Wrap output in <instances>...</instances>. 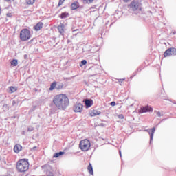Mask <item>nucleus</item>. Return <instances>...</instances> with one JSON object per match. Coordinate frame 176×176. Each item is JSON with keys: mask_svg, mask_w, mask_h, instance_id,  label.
<instances>
[{"mask_svg": "<svg viewBox=\"0 0 176 176\" xmlns=\"http://www.w3.org/2000/svg\"><path fill=\"white\" fill-rule=\"evenodd\" d=\"M53 102L58 109L64 111L69 105V99L65 94H60L54 97Z\"/></svg>", "mask_w": 176, "mask_h": 176, "instance_id": "obj_1", "label": "nucleus"}, {"mask_svg": "<svg viewBox=\"0 0 176 176\" xmlns=\"http://www.w3.org/2000/svg\"><path fill=\"white\" fill-rule=\"evenodd\" d=\"M30 168V164L28 160L22 159L17 162L16 163V169L19 173H25Z\"/></svg>", "mask_w": 176, "mask_h": 176, "instance_id": "obj_2", "label": "nucleus"}, {"mask_svg": "<svg viewBox=\"0 0 176 176\" xmlns=\"http://www.w3.org/2000/svg\"><path fill=\"white\" fill-rule=\"evenodd\" d=\"M79 146L81 151H82L83 152H87V150L89 149L91 146L90 141H89V140L87 139L81 140L80 142Z\"/></svg>", "mask_w": 176, "mask_h": 176, "instance_id": "obj_3", "label": "nucleus"}, {"mask_svg": "<svg viewBox=\"0 0 176 176\" xmlns=\"http://www.w3.org/2000/svg\"><path fill=\"white\" fill-rule=\"evenodd\" d=\"M31 38V32L28 29H23L21 31L20 38L23 41H28Z\"/></svg>", "mask_w": 176, "mask_h": 176, "instance_id": "obj_4", "label": "nucleus"}, {"mask_svg": "<svg viewBox=\"0 0 176 176\" xmlns=\"http://www.w3.org/2000/svg\"><path fill=\"white\" fill-rule=\"evenodd\" d=\"M129 8L133 12L135 10H141V3L138 0H133L129 5Z\"/></svg>", "mask_w": 176, "mask_h": 176, "instance_id": "obj_5", "label": "nucleus"}, {"mask_svg": "<svg viewBox=\"0 0 176 176\" xmlns=\"http://www.w3.org/2000/svg\"><path fill=\"white\" fill-rule=\"evenodd\" d=\"M164 57H170L171 56H176V48L171 47L166 50L164 54Z\"/></svg>", "mask_w": 176, "mask_h": 176, "instance_id": "obj_6", "label": "nucleus"}, {"mask_svg": "<svg viewBox=\"0 0 176 176\" xmlns=\"http://www.w3.org/2000/svg\"><path fill=\"white\" fill-rule=\"evenodd\" d=\"M146 112H153V109L149 106L142 107L139 110V113H145Z\"/></svg>", "mask_w": 176, "mask_h": 176, "instance_id": "obj_7", "label": "nucleus"}, {"mask_svg": "<svg viewBox=\"0 0 176 176\" xmlns=\"http://www.w3.org/2000/svg\"><path fill=\"white\" fill-rule=\"evenodd\" d=\"M73 109L74 112L80 113L83 111V104L77 103L74 106Z\"/></svg>", "mask_w": 176, "mask_h": 176, "instance_id": "obj_8", "label": "nucleus"}, {"mask_svg": "<svg viewBox=\"0 0 176 176\" xmlns=\"http://www.w3.org/2000/svg\"><path fill=\"white\" fill-rule=\"evenodd\" d=\"M145 131L150 135V144H152V141H153V135L155 134V131H156V129L153 127L151 129H146Z\"/></svg>", "mask_w": 176, "mask_h": 176, "instance_id": "obj_9", "label": "nucleus"}, {"mask_svg": "<svg viewBox=\"0 0 176 176\" xmlns=\"http://www.w3.org/2000/svg\"><path fill=\"white\" fill-rule=\"evenodd\" d=\"M65 30V26L64 25V23H60L58 26V32L60 34V35H63L64 36V32Z\"/></svg>", "mask_w": 176, "mask_h": 176, "instance_id": "obj_10", "label": "nucleus"}, {"mask_svg": "<svg viewBox=\"0 0 176 176\" xmlns=\"http://www.w3.org/2000/svg\"><path fill=\"white\" fill-rule=\"evenodd\" d=\"M21 149H23V146H21L20 144H16L14 147V151L15 153H19Z\"/></svg>", "mask_w": 176, "mask_h": 176, "instance_id": "obj_11", "label": "nucleus"}, {"mask_svg": "<svg viewBox=\"0 0 176 176\" xmlns=\"http://www.w3.org/2000/svg\"><path fill=\"white\" fill-rule=\"evenodd\" d=\"M85 106L87 107V108H90V107H91V105H93V100L91 99H87L85 100Z\"/></svg>", "mask_w": 176, "mask_h": 176, "instance_id": "obj_12", "label": "nucleus"}, {"mask_svg": "<svg viewBox=\"0 0 176 176\" xmlns=\"http://www.w3.org/2000/svg\"><path fill=\"white\" fill-rule=\"evenodd\" d=\"M42 27H43V23L40 22V23H38L35 26H34V30L36 31H39Z\"/></svg>", "mask_w": 176, "mask_h": 176, "instance_id": "obj_13", "label": "nucleus"}, {"mask_svg": "<svg viewBox=\"0 0 176 176\" xmlns=\"http://www.w3.org/2000/svg\"><path fill=\"white\" fill-rule=\"evenodd\" d=\"M78 8H79V3L78 2L72 3L71 5L72 10H76Z\"/></svg>", "mask_w": 176, "mask_h": 176, "instance_id": "obj_14", "label": "nucleus"}, {"mask_svg": "<svg viewBox=\"0 0 176 176\" xmlns=\"http://www.w3.org/2000/svg\"><path fill=\"white\" fill-rule=\"evenodd\" d=\"M101 113V111H97V110H93L91 113H90V116H97L98 115H100Z\"/></svg>", "mask_w": 176, "mask_h": 176, "instance_id": "obj_15", "label": "nucleus"}, {"mask_svg": "<svg viewBox=\"0 0 176 176\" xmlns=\"http://www.w3.org/2000/svg\"><path fill=\"white\" fill-rule=\"evenodd\" d=\"M57 87V82H53L50 87V91H53V90H54V89H56V87Z\"/></svg>", "mask_w": 176, "mask_h": 176, "instance_id": "obj_16", "label": "nucleus"}, {"mask_svg": "<svg viewBox=\"0 0 176 176\" xmlns=\"http://www.w3.org/2000/svg\"><path fill=\"white\" fill-rule=\"evenodd\" d=\"M15 91H17V87L13 86L9 87V93H15Z\"/></svg>", "mask_w": 176, "mask_h": 176, "instance_id": "obj_17", "label": "nucleus"}, {"mask_svg": "<svg viewBox=\"0 0 176 176\" xmlns=\"http://www.w3.org/2000/svg\"><path fill=\"white\" fill-rule=\"evenodd\" d=\"M63 155H64V152L60 151L59 153H56L53 155V157H60V156H63Z\"/></svg>", "mask_w": 176, "mask_h": 176, "instance_id": "obj_18", "label": "nucleus"}, {"mask_svg": "<svg viewBox=\"0 0 176 176\" xmlns=\"http://www.w3.org/2000/svg\"><path fill=\"white\" fill-rule=\"evenodd\" d=\"M17 64H19L17 60L16 59H13L12 61H11V65H12L13 67H17Z\"/></svg>", "mask_w": 176, "mask_h": 176, "instance_id": "obj_19", "label": "nucleus"}, {"mask_svg": "<svg viewBox=\"0 0 176 176\" xmlns=\"http://www.w3.org/2000/svg\"><path fill=\"white\" fill-rule=\"evenodd\" d=\"M68 15H69L68 13H67V12H63V13L60 14V18H62V19H67V17H68Z\"/></svg>", "mask_w": 176, "mask_h": 176, "instance_id": "obj_20", "label": "nucleus"}, {"mask_svg": "<svg viewBox=\"0 0 176 176\" xmlns=\"http://www.w3.org/2000/svg\"><path fill=\"white\" fill-rule=\"evenodd\" d=\"M63 86H64V85H63V83H60L58 85L56 84V90H60V89H63Z\"/></svg>", "mask_w": 176, "mask_h": 176, "instance_id": "obj_21", "label": "nucleus"}, {"mask_svg": "<svg viewBox=\"0 0 176 176\" xmlns=\"http://www.w3.org/2000/svg\"><path fill=\"white\" fill-rule=\"evenodd\" d=\"M88 170L89 171V174L93 175V166H91V164H89L88 166Z\"/></svg>", "mask_w": 176, "mask_h": 176, "instance_id": "obj_22", "label": "nucleus"}, {"mask_svg": "<svg viewBox=\"0 0 176 176\" xmlns=\"http://www.w3.org/2000/svg\"><path fill=\"white\" fill-rule=\"evenodd\" d=\"M26 3L28 5H34V3H35V0H26Z\"/></svg>", "mask_w": 176, "mask_h": 176, "instance_id": "obj_23", "label": "nucleus"}, {"mask_svg": "<svg viewBox=\"0 0 176 176\" xmlns=\"http://www.w3.org/2000/svg\"><path fill=\"white\" fill-rule=\"evenodd\" d=\"M82 1H83V3H87V4L93 3V2H94V0H82Z\"/></svg>", "mask_w": 176, "mask_h": 176, "instance_id": "obj_24", "label": "nucleus"}, {"mask_svg": "<svg viewBox=\"0 0 176 176\" xmlns=\"http://www.w3.org/2000/svg\"><path fill=\"white\" fill-rule=\"evenodd\" d=\"M64 1H65V0H59L58 6H61V5H63V3H64Z\"/></svg>", "mask_w": 176, "mask_h": 176, "instance_id": "obj_25", "label": "nucleus"}, {"mask_svg": "<svg viewBox=\"0 0 176 176\" xmlns=\"http://www.w3.org/2000/svg\"><path fill=\"white\" fill-rule=\"evenodd\" d=\"M81 64H82V65H86V64H87V60H82L81 61Z\"/></svg>", "mask_w": 176, "mask_h": 176, "instance_id": "obj_26", "label": "nucleus"}, {"mask_svg": "<svg viewBox=\"0 0 176 176\" xmlns=\"http://www.w3.org/2000/svg\"><path fill=\"white\" fill-rule=\"evenodd\" d=\"M28 131H34V127L32 126H29L28 129Z\"/></svg>", "mask_w": 176, "mask_h": 176, "instance_id": "obj_27", "label": "nucleus"}, {"mask_svg": "<svg viewBox=\"0 0 176 176\" xmlns=\"http://www.w3.org/2000/svg\"><path fill=\"white\" fill-rule=\"evenodd\" d=\"M119 119H124V116H123V114H120V116H118Z\"/></svg>", "mask_w": 176, "mask_h": 176, "instance_id": "obj_28", "label": "nucleus"}, {"mask_svg": "<svg viewBox=\"0 0 176 176\" xmlns=\"http://www.w3.org/2000/svg\"><path fill=\"white\" fill-rule=\"evenodd\" d=\"M110 105H111V107H115V105H116V102H111L110 103Z\"/></svg>", "mask_w": 176, "mask_h": 176, "instance_id": "obj_29", "label": "nucleus"}, {"mask_svg": "<svg viewBox=\"0 0 176 176\" xmlns=\"http://www.w3.org/2000/svg\"><path fill=\"white\" fill-rule=\"evenodd\" d=\"M157 116L160 118V116H162V115L160 114V111H157Z\"/></svg>", "mask_w": 176, "mask_h": 176, "instance_id": "obj_30", "label": "nucleus"}, {"mask_svg": "<svg viewBox=\"0 0 176 176\" xmlns=\"http://www.w3.org/2000/svg\"><path fill=\"white\" fill-rule=\"evenodd\" d=\"M7 16L8 17H12V14L11 13H8Z\"/></svg>", "mask_w": 176, "mask_h": 176, "instance_id": "obj_31", "label": "nucleus"}, {"mask_svg": "<svg viewBox=\"0 0 176 176\" xmlns=\"http://www.w3.org/2000/svg\"><path fill=\"white\" fill-rule=\"evenodd\" d=\"M123 80H125V78L120 79L119 82H123Z\"/></svg>", "mask_w": 176, "mask_h": 176, "instance_id": "obj_32", "label": "nucleus"}, {"mask_svg": "<svg viewBox=\"0 0 176 176\" xmlns=\"http://www.w3.org/2000/svg\"><path fill=\"white\" fill-rule=\"evenodd\" d=\"M35 149H36V146H34L32 148V151H35Z\"/></svg>", "mask_w": 176, "mask_h": 176, "instance_id": "obj_33", "label": "nucleus"}, {"mask_svg": "<svg viewBox=\"0 0 176 176\" xmlns=\"http://www.w3.org/2000/svg\"><path fill=\"white\" fill-rule=\"evenodd\" d=\"M131 0H124V2H130Z\"/></svg>", "mask_w": 176, "mask_h": 176, "instance_id": "obj_34", "label": "nucleus"}, {"mask_svg": "<svg viewBox=\"0 0 176 176\" xmlns=\"http://www.w3.org/2000/svg\"><path fill=\"white\" fill-rule=\"evenodd\" d=\"M119 153H120V157H122V151H119Z\"/></svg>", "mask_w": 176, "mask_h": 176, "instance_id": "obj_35", "label": "nucleus"}, {"mask_svg": "<svg viewBox=\"0 0 176 176\" xmlns=\"http://www.w3.org/2000/svg\"><path fill=\"white\" fill-rule=\"evenodd\" d=\"M46 167H47V166L45 165L42 166V168H46Z\"/></svg>", "mask_w": 176, "mask_h": 176, "instance_id": "obj_36", "label": "nucleus"}, {"mask_svg": "<svg viewBox=\"0 0 176 176\" xmlns=\"http://www.w3.org/2000/svg\"><path fill=\"white\" fill-rule=\"evenodd\" d=\"M14 104H16V102L13 101L12 102V105H14Z\"/></svg>", "mask_w": 176, "mask_h": 176, "instance_id": "obj_37", "label": "nucleus"}, {"mask_svg": "<svg viewBox=\"0 0 176 176\" xmlns=\"http://www.w3.org/2000/svg\"><path fill=\"white\" fill-rule=\"evenodd\" d=\"M12 0H6V2H10Z\"/></svg>", "mask_w": 176, "mask_h": 176, "instance_id": "obj_38", "label": "nucleus"}, {"mask_svg": "<svg viewBox=\"0 0 176 176\" xmlns=\"http://www.w3.org/2000/svg\"><path fill=\"white\" fill-rule=\"evenodd\" d=\"M73 31H78V30H73Z\"/></svg>", "mask_w": 176, "mask_h": 176, "instance_id": "obj_39", "label": "nucleus"}, {"mask_svg": "<svg viewBox=\"0 0 176 176\" xmlns=\"http://www.w3.org/2000/svg\"><path fill=\"white\" fill-rule=\"evenodd\" d=\"M175 34V32H173V34Z\"/></svg>", "mask_w": 176, "mask_h": 176, "instance_id": "obj_40", "label": "nucleus"}]
</instances>
